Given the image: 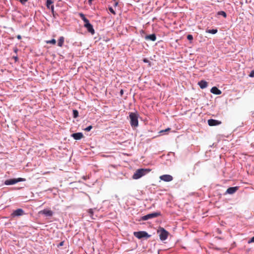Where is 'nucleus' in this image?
<instances>
[{
	"instance_id": "obj_2",
	"label": "nucleus",
	"mask_w": 254,
	"mask_h": 254,
	"mask_svg": "<svg viewBox=\"0 0 254 254\" xmlns=\"http://www.w3.org/2000/svg\"><path fill=\"white\" fill-rule=\"evenodd\" d=\"M150 171V170L147 169L142 168L138 169L135 172L133 175L132 176V179L134 180L138 179L149 173Z\"/></svg>"
},
{
	"instance_id": "obj_30",
	"label": "nucleus",
	"mask_w": 254,
	"mask_h": 254,
	"mask_svg": "<svg viewBox=\"0 0 254 254\" xmlns=\"http://www.w3.org/2000/svg\"><path fill=\"white\" fill-rule=\"evenodd\" d=\"M81 19L84 21V24L87 23V22H89V20L85 17V16H84V17L82 18Z\"/></svg>"
},
{
	"instance_id": "obj_23",
	"label": "nucleus",
	"mask_w": 254,
	"mask_h": 254,
	"mask_svg": "<svg viewBox=\"0 0 254 254\" xmlns=\"http://www.w3.org/2000/svg\"><path fill=\"white\" fill-rule=\"evenodd\" d=\"M47 43L48 44H55L56 43V41L55 39H52L51 40H49L47 41Z\"/></svg>"
},
{
	"instance_id": "obj_40",
	"label": "nucleus",
	"mask_w": 254,
	"mask_h": 254,
	"mask_svg": "<svg viewBox=\"0 0 254 254\" xmlns=\"http://www.w3.org/2000/svg\"><path fill=\"white\" fill-rule=\"evenodd\" d=\"M17 38L18 39V40H20L21 39V35H18L17 36Z\"/></svg>"
},
{
	"instance_id": "obj_9",
	"label": "nucleus",
	"mask_w": 254,
	"mask_h": 254,
	"mask_svg": "<svg viewBox=\"0 0 254 254\" xmlns=\"http://www.w3.org/2000/svg\"><path fill=\"white\" fill-rule=\"evenodd\" d=\"M160 179L164 182H169L172 181L173 178L170 175H163L160 177Z\"/></svg>"
},
{
	"instance_id": "obj_43",
	"label": "nucleus",
	"mask_w": 254,
	"mask_h": 254,
	"mask_svg": "<svg viewBox=\"0 0 254 254\" xmlns=\"http://www.w3.org/2000/svg\"><path fill=\"white\" fill-rule=\"evenodd\" d=\"M17 51H18V49L16 48H15L14 50V52L15 53H17Z\"/></svg>"
},
{
	"instance_id": "obj_24",
	"label": "nucleus",
	"mask_w": 254,
	"mask_h": 254,
	"mask_svg": "<svg viewBox=\"0 0 254 254\" xmlns=\"http://www.w3.org/2000/svg\"><path fill=\"white\" fill-rule=\"evenodd\" d=\"M51 12L52 13V14H53V16L54 17H55L56 13H55V12L54 11V5H51Z\"/></svg>"
},
{
	"instance_id": "obj_6",
	"label": "nucleus",
	"mask_w": 254,
	"mask_h": 254,
	"mask_svg": "<svg viewBox=\"0 0 254 254\" xmlns=\"http://www.w3.org/2000/svg\"><path fill=\"white\" fill-rule=\"evenodd\" d=\"M25 213L24 211L21 208H18L14 210L11 214V216L13 218L15 217H19L24 215Z\"/></svg>"
},
{
	"instance_id": "obj_19",
	"label": "nucleus",
	"mask_w": 254,
	"mask_h": 254,
	"mask_svg": "<svg viewBox=\"0 0 254 254\" xmlns=\"http://www.w3.org/2000/svg\"><path fill=\"white\" fill-rule=\"evenodd\" d=\"M79 116L78 112L77 110H73L72 111V117L73 118H77Z\"/></svg>"
},
{
	"instance_id": "obj_35",
	"label": "nucleus",
	"mask_w": 254,
	"mask_h": 254,
	"mask_svg": "<svg viewBox=\"0 0 254 254\" xmlns=\"http://www.w3.org/2000/svg\"><path fill=\"white\" fill-rule=\"evenodd\" d=\"M254 243V236L248 241V243Z\"/></svg>"
},
{
	"instance_id": "obj_3",
	"label": "nucleus",
	"mask_w": 254,
	"mask_h": 254,
	"mask_svg": "<svg viewBox=\"0 0 254 254\" xmlns=\"http://www.w3.org/2000/svg\"><path fill=\"white\" fill-rule=\"evenodd\" d=\"M161 215L160 212H154L142 216L139 221H146L154 218L157 217Z\"/></svg>"
},
{
	"instance_id": "obj_11",
	"label": "nucleus",
	"mask_w": 254,
	"mask_h": 254,
	"mask_svg": "<svg viewBox=\"0 0 254 254\" xmlns=\"http://www.w3.org/2000/svg\"><path fill=\"white\" fill-rule=\"evenodd\" d=\"M239 189V187L236 186V187H230L228 189H227L226 193H228L230 194H232L236 192Z\"/></svg>"
},
{
	"instance_id": "obj_38",
	"label": "nucleus",
	"mask_w": 254,
	"mask_h": 254,
	"mask_svg": "<svg viewBox=\"0 0 254 254\" xmlns=\"http://www.w3.org/2000/svg\"><path fill=\"white\" fill-rule=\"evenodd\" d=\"M13 58L14 59L15 62L17 61L18 59L17 56H13Z\"/></svg>"
},
{
	"instance_id": "obj_45",
	"label": "nucleus",
	"mask_w": 254,
	"mask_h": 254,
	"mask_svg": "<svg viewBox=\"0 0 254 254\" xmlns=\"http://www.w3.org/2000/svg\"><path fill=\"white\" fill-rule=\"evenodd\" d=\"M114 0V1H117V0Z\"/></svg>"
},
{
	"instance_id": "obj_41",
	"label": "nucleus",
	"mask_w": 254,
	"mask_h": 254,
	"mask_svg": "<svg viewBox=\"0 0 254 254\" xmlns=\"http://www.w3.org/2000/svg\"><path fill=\"white\" fill-rule=\"evenodd\" d=\"M93 0H88V3L89 4H91L92 3V1H93Z\"/></svg>"
},
{
	"instance_id": "obj_39",
	"label": "nucleus",
	"mask_w": 254,
	"mask_h": 254,
	"mask_svg": "<svg viewBox=\"0 0 254 254\" xmlns=\"http://www.w3.org/2000/svg\"><path fill=\"white\" fill-rule=\"evenodd\" d=\"M120 95L122 96L124 94V90L123 89H121L120 91Z\"/></svg>"
},
{
	"instance_id": "obj_10",
	"label": "nucleus",
	"mask_w": 254,
	"mask_h": 254,
	"mask_svg": "<svg viewBox=\"0 0 254 254\" xmlns=\"http://www.w3.org/2000/svg\"><path fill=\"white\" fill-rule=\"evenodd\" d=\"M221 124V122L215 119H209L208 120V124L209 126H216Z\"/></svg>"
},
{
	"instance_id": "obj_5",
	"label": "nucleus",
	"mask_w": 254,
	"mask_h": 254,
	"mask_svg": "<svg viewBox=\"0 0 254 254\" xmlns=\"http://www.w3.org/2000/svg\"><path fill=\"white\" fill-rule=\"evenodd\" d=\"M158 233H159V238L161 241L166 240L169 235V233L164 228L160 227L158 230Z\"/></svg>"
},
{
	"instance_id": "obj_8",
	"label": "nucleus",
	"mask_w": 254,
	"mask_h": 254,
	"mask_svg": "<svg viewBox=\"0 0 254 254\" xmlns=\"http://www.w3.org/2000/svg\"><path fill=\"white\" fill-rule=\"evenodd\" d=\"M84 27L86 28L87 31L92 34H94L95 33V30L93 28V25L90 23V22H87L84 25Z\"/></svg>"
},
{
	"instance_id": "obj_20",
	"label": "nucleus",
	"mask_w": 254,
	"mask_h": 254,
	"mask_svg": "<svg viewBox=\"0 0 254 254\" xmlns=\"http://www.w3.org/2000/svg\"><path fill=\"white\" fill-rule=\"evenodd\" d=\"M218 30L217 29H209L206 31V32L212 34H215L217 32Z\"/></svg>"
},
{
	"instance_id": "obj_16",
	"label": "nucleus",
	"mask_w": 254,
	"mask_h": 254,
	"mask_svg": "<svg viewBox=\"0 0 254 254\" xmlns=\"http://www.w3.org/2000/svg\"><path fill=\"white\" fill-rule=\"evenodd\" d=\"M198 84L201 89H204L207 86L208 83L206 81L202 80L198 82Z\"/></svg>"
},
{
	"instance_id": "obj_29",
	"label": "nucleus",
	"mask_w": 254,
	"mask_h": 254,
	"mask_svg": "<svg viewBox=\"0 0 254 254\" xmlns=\"http://www.w3.org/2000/svg\"><path fill=\"white\" fill-rule=\"evenodd\" d=\"M81 19L84 21V24L87 23V22H89V20L85 17V16H84V17L82 18Z\"/></svg>"
},
{
	"instance_id": "obj_32",
	"label": "nucleus",
	"mask_w": 254,
	"mask_h": 254,
	"mask_svg": "<svg viewBox=\"0 0 254 254\" xmlns=\"http://www.w3.org/2000/svg\"><path fill=\"white\" fill-rule=\"evenodd\" d=\"M249 76L251 77H254V70H253L251 71Z\"/></svg>"
},
{
	"instance_id": "obj_7",
	"label": "nucleus",
	"mask_w": 254,
	"mask_h": 254,
	"mask_svg": "<svg viewBox=\"0 0 254 254\" xmlns=\"http://www.w3.org/2000/svg\"><path fill=\"white\" fill-rule=\"evenodd\" d=\"M39 214H43L47 217H51L52 216L54 212L53 211L47 209H44L39 212Z\"/></svg>"
},
{
	"instance_id": "obj_4",
	"label": "nucleus",
	"mask_w": 254,
	"mask_h": 254,
	"mask_svg": "<svg viewBox=\"0 0 254 254\" xmlns=\"http://www.w3.org/2000/svg\"><path fill=\"white\" fill-rule=\"evenodd\" d=\"M133 235L138 239H141L142 238L147 239L151 237L150 235H149L147 232L144 231L134 232Z\"/></svg>"
},
{
	"instance_id": "obj_22",
	"label": "nucleus",
	"mask_w": 254,
	"mask_h": 254,
	"mask_svg": "<svg viewBox=\"0 0 254 254\" xmlns=\"http://www.w3.org/2000/svg\"><path fill=\"white\" fill-rule=\"evenodd\" d=\"M88 212L89 213V214H90V217L92 218V219H94L93 217V213H94V210L93 209H89L88 210Z\"/></svg>"
},
{
	"instance_id": "obj_34",
	"label": "nucleus",
	"mask_w": 254,
	"mask_h": 254,
	"mask_svg": "<svg viewBox=\"0 0 254 254\" xmlns=\"http://www.w3.org/2000/svg\"><path fill=\"white\" fill-rule=\"evenodd\" d=\"M28 0H19V1L22 4H25V3L27 2Z\"/></svg>"
},
{
	"instance_id": "obj_17",
	"label": "nucleus",
	"mask_w": 254,
	"mask_h": 254,
	"mask_svg": "<svg viewBox=\"0 0 254 254\" xmlns=\"http://www.w3.org/2000/svg\"><path fill=\"white\" fill-rule=\"evenodd\" d=\"M64 38L63 36L60 37L58 42V46L62 47L63 46V44L64 43Z\"/></svg>"
},
{
	"instance_id": "obj_44",
	"label": "nucleus",
	"mask_w": 254,
	"mask_h": 254,
	"mask_svg": "<svg viewBox=\"0 0 254 254\" xmlns=\"http://www.w3.org/2000/svg\"><path fill=\"white\" fill-rule=\"evenodd\" d=\"M141 32L143 33V32H144L143 30H142L141 31Z\"/></svg>"
},
{
	"instance_id": "obj_15",
	"label": "nucleus",
	"mask_w": 254,
	"mask_h": 254,
	"mask_svg": "<svg viewBox=\"0 0 254 254\" xmlns=\"http://www.w3.org/2000/svg\"><path fill=\"white\" fill-rule=\"evenodd\" d=\"M145 39L146 40H149L152 41H155L156 40V36L155 34L146 35L145 37Z\"/></svg>"
},
{
	"instance_id": "obj_26",
	"label": "nucleus",
	"mask_w": 254,
	"mask_h": 254,
	"mask_svg": "<svg viewBox=\"0 0 254 254\" xmlns=\"http://www.w3.org/2000/svg\"><path fill=\"white\" fill-rule=\"evenodd\" d=\"M25 181V179L22 178H18L16 179V183L20 182H24Z\"/></svg>"
},
{
	"instance_id": "obj_18",
	"label": "nucleus",
	"mask_w": 254,
	"mask_h": 254,
	"mask_svg": "<svg viewBox=\"0 0 254 254\" xmlns=\"http://www.w3.org/2000/svg\"><path fill=\"white\" fill-rule=\"evenodd\" d=\"M53 3V1L52 0H46V6L47 8L51 9V6L52 4Z\"/></svg>"
},
{
	"instance_id": "obj_21",
	"label": "nucleus",
	"mask_w": 254,
	"mask_h": 254,
	"mask_svg": "<svg viewBox=\"0 0 254 254\" xmlns=\"http://www.w3.org/2000/svg\"><path fill=\"white\" fill-rule=\"evenodd\" d=\"M217 15H222L224 17L226 18L227 17V14L224 11H219L217 13Z\"/></svg>"
},
{
	"instance_id": "obj_28",
	"label": "nucleus",
	"mask_w": 254,
	"mask_h": 254,
	"mask_svg": "<svg viewBox=\"0 0 254 254\" xmlns=\"http://www.w3.org/2000/svg\"><path fill=\"white\" fill-rule=\"evenodd\" d=\"M92 128V126H88L87 127H86L84 130L86 131H89L91 130V129Z\"/></svg>"
},
{
	"instance_id": "obj_1",
	"label": "nucleus",
	"mask_w": 254,
	"mask_h": 254,
	"mask_svg": "<svg viewBox=\"0 0 254 254\" xmlns=\"http://www.w3.org/2000/svg\"><path fill=\"white\" fill-rule=\"evenodd\" d=\"M129 117L130 119V124L132 127H137L138 126V115L136 113H129Z\"/></svg>"
},
{
	"instance_id": "obj_13",
	"label": "nucleus",
	"mask_w": 254,
	"mask_h": 254,
	"mask_svg": "<svg viewBox=\"0 0 254 254\" xmlns=\"http://www.w3.org/2000/svg\"><path fill=\"white\" fill-rule=\"evenodd\" d=\"M16 184V178L10 179L5 181L4 184L7 186Z\"/></svg>"
},
{
	"instance_id": "obj_25",
	"label": "nucleus",
	"mask_w": 254,
	"mask_h": 254,
	"mask_svg": "<svg viewBox=\"0 0 254 254\" xmlns=\"http://www.w3.org/2000/svg\"><path fill=\"white\" fill-rule=\"evenodd\" d=\"M109 10L110 11V12L111 13H112L114 15H116V13L115 11L114 10V9L112 7H109Z\"/></svg>"
},
{
	"instance_id": "obj_14",
	"label": "nucleus",
	"mask_w": 254,
	"mask_h": 254,
	"mask_svg": "<svg viewBox=\"0 0 254 254\" xmlns=\"http://www.w3.org/2000/svg\"><path fill=\"white\" fill-rule=\"evenodd\" d=\"M210 92L215 95H220L222 93L221 91L216 86L212 87Z\"/></svg>"
},
{
	"instance_id": "obj_12",
	"label": "nucleus",
	"mask_w": 254,
	"mask_h": 254,
	"mask_svg": "<svg viewBox=\"0 0 254 254\" xmlns=\"http://www.w3.org/2000/svg\"><path fill=\"white\" fill-rule=\"evenodd\" d=\"M71 136L75 140H80L83 137V134L82 132H76L71 134Z\"/></svg>"
},
{
	"instance_id": "obj_37",
	"label": "nucleus",
	"mask_w": 254,
	"mask_h": 254,
	"mask_svg": "<svg viewBox=\"0 0 254 254\" xmlns=\"http://www.w3.org/2000/svg\"><path fill=\"white\" fill-rule=\"evenodd\" d=\"M118 1L119 0H117V1H115V3L114 4V6H117L118 5V4H119V1Z\"/></svg>"
},
{
	"instance_id": "obj_33",
	"label": "nucleus",
	"mask_w": 254,
	"mask_h": 254,
	"mask_svg": "<svg viewBox=\"0 0 254 254\" xmlns=\"http://www.w3.org/2000/svg\"><path fill=\"white\" fill-rule=\"evenodd\" d=\"M143 62L144 63H149V64H150V61L146 58H144L143 59Z\"/></svg>"
},
{
	"instance_id": "obj_31",
	"label": "nucleus",
	"mask_w": 254,
	"mask_h": 254,
	"mask_svg": "<svg viewBox=\"0 0 254 254\" xmlns=\"http://www.w3.org/2000/svg\"><path fill=\"white\" fill-rule=\"evenodd\" d=\"M170 130V128L168 127L164 130H162L160 131V133H163V132H167V131H168Z\"/></svg>"
},
{
	"instance_id": "obj_42",
	"label": "nucleus",
	"mask_w": 254,
	"mask_h": 254,
	"mask_svg": "<svg viewBox=\"0 0 254 254\" xmlns=\"http://www.w3.org/2000/svg\"><path fill=\"white\" fill-rule=\"evenodd\" d=\"M64 244V242H61L60 244H59V246H62Z\"/></svg>"
},
{
	"instance_id": "obj_27",
	"label": "nucleus",
	"mask_w": 254,
	"mask_h": 254,
	"mask_svg": "<svg viewBox=\"0 0 254 254\" xmlns=\"http://www.w3.org/2000/svg\"><path fill=\"white\" fill-rule=\"evenodd\" d=\"M187 39L189 41H191L193 40V36L191 34H189L187 35Z\"/></svg>"
},
{
	"instance_id": "obj_36",
	"label": "nucleus",
	"mask_w": 254,
	"mask_h": 254,
	"mask_svg": "<svg viewBox=\"0 0 254 254\" xmlns=\"http://www.w3.org/2000/svg\"><path fill=\"white\" fill-rule=\"evenodd\" d=\"M79 15L81 18H82L84 17V16H85L84 14L82 13H79Z\"/></svg>"
}]
</instances>
